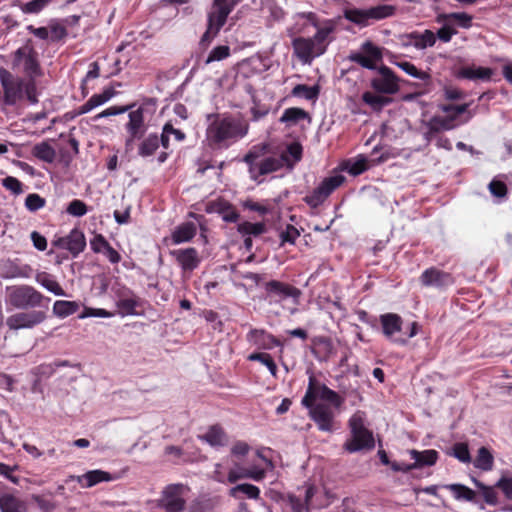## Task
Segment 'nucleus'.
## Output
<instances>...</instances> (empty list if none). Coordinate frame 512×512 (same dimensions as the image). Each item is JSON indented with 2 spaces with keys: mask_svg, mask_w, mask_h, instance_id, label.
Masks as SVG:
<instances>
[{
  "mask_svg": "<svg viewBox=\"0 0 512 512\" xmlns=\"http://www.w3.org/2000/svg\"><path fill=\"white\" fill-rule=\"evenodd\" d=\"M159 148V136L156 133L149 134L139 144L138 154L142 157L152 156Z\"/></svg>",
  "mask_w": 512,
  "mask_h": 512,
  "instance_id": "37",
  "label": "nucleus"
},
{
  "mask_svg": "<svg viewBox=\"0 0 512 512\" xmlns=\"http://www.w3.org/2000/svg\"><path fill=\"white\" fill-rule=\"evenodd\" d=\"M2 186L14 195H20L23 193V183L16 177H5L2 179Z\"/></svg>",
  "mask_w": 512,
  "mask_h": 512,
  "instance_id": "61",
  "label": "nucleus"
},
{
  "mask_svg": "<svg viewBox=\"0 0 512 512\" xmlns=\"http://www.w3.org/2000/svg\"><path fill=\"white\" fill-rule=\"evenodd\" d=\"M52 245L59 249L68 250L73 257H77L86 247V238L81 230L74 228L67 236L54 239Z\"/></svg>",
  "mask_w": 512,
  "mask_h": 512,
  "instance_id": "12",
  "label": "nucleus"
},
{
  "mask_svg": "<svg viewBox=\"0 0 512 512\" xmlns=\"http://www.w3.org/2000/svg\"><path fill=\"white\" fill-rule=\"evenodd\" d=\"M328 197L325 195V193L321 190V188L319 186H317L311 194L309 195H306L304 198H303V201L309 205L311 208H317L319 207L320 205H322L325 200L327 199Z\"/></svg>",
  "mask_w": 512,
  "mask_h": 512,
  "instance_id": "53",
  "label": "nucleus"
},
{
  "mask_svg": "<svg viewBox=\"0 0 512 512\" xmlns=\"http://www.w3.org/2000/svg\"><path fill=\"white\" fill-rule=\"evenodd\" d=\"M115 95L116 91L113 87L105 88L102 93L92 95L88 101L81 105L77 110V115L90 112L94 108L108 102Z\"/></svg>",
  "mask_w": 512,
  "mask_h": 512,
  "instance_id": "24",
  "label": "nucleus"
},
{
  "mask_svg": "<svg viewBox=\"0 0 512 512\" xmlns=\"http://www.w3.org/2000/svg\"><path fill=\"white\" fill-rule=\"evenodd\" d=\"M329 403H313L309 410V417L314 421L317 428L323 432H332L335 429V415Z\"/></svg>",
  "mask_w": 512,
  "mask_h": 512,
  "instance_id": "11",
  "label": "nucleus"
},
{
  "mask_svg": "<svg viewBox=\"0 0 512 512\" xmlns=\"http://www.w3.org/2000/svg\"><path fill=\"white\" fill-rule=\"evenodd\" d=\"M119 479V475L103 470H90L77 477L78 483L85 488H91L101 482H110Z\"/></svg>",
  "mask_w": 512,
  "mask_h": 512,
  "instance_id": "23",
  "label": "nucleus"
},
{
  "mask_svg": "<svg viewBox=\"0 0 512 512\" xmlns=\"http://www.w3.org/2000/svg\"><path fill=\"white\" fill-rule=\"evenodd\" d=\"M345 182V177L341 174L326 177L319 184L321 190L329 197L337 188Z\"/></svg>",
  "mask_w": 512,
  "mask_h": 512,
  "instance_id": "45",
  "label": "nucleus"
},
{
  "mask_svg": "<svg viewBox=\"0 0 512 512\" xmlns=\"http://www.w3.org/2000/svg\"><path fill=\"white\" fill-rule=\"evenodd\" d=\"M403 46H413L418 50L432 47L436 43V35L432 30L426 29L423 32L413 31L403 37Z\"/></svg>",
  "mask_w": 512,
  "mask_h": 512,
  "instance_id": "19",
  "label": "nucleus"
},
{
  "mask_svg": "<svg viewBox=\"0 0 512 512\" xmlns=\"http://www.w3.org/2000/svg\"><path fill=\"white\" fill-rule=\"evenodd\" d=\"M380 151H382L381 154L372 159V162L374 165L384 163V162L388 161L389 159L395 158L398 156V153L395 152L393 149L384 148L379 145L375 146L372 149L371 155L376 156Z\"/></svg>",
  "mask_w": 512,
  "mask_h": 512,
  "instance_id": "52",
  "label": "nucleus"
},
{
  "mask_svg": "<svg viewBox=\"0 0 512 512\" xmlns=\"http://www.w3.org/2000/svg\"><path fill=\"white\" fill-rule=\"evenodd\" d=\"M320 94V86H308L306 84H297L291 91V95L294 97H303L306 100L315 101L318 99Z\"/></svg>",
  "mask_w": 512,
  "mask_h": 512,
  "instance_id": "39",
  "label": "nucleus"
},
{
  "mask_svg": "<svg viewBox=\"0 0 512 512\" xmlns=\"http://www.w3.org/2000/svg\"><path fill=\"white\" fill-rule=\"evenodd\" d=\"M236 469H231L228 473V482L235 483L240 479H253L255 481H261L265 477V470L260 468H244L236 465Z\"/></svg>",
  "mask_w": 512,
  "mask_h": 512,
  "instance_id": "25",
  "label": "nucleus"
},
{
  "mask_svg": "<svg viewBox=\"0 0 512 512\" xmlns=\"http://www.w3.org/2000/svg\"><path fill=\"white\" fill-rule=\"evenodd\" d=\"M292 46L294 53L303 63H310L315 57L319 56L311 38L297 37L293 39Z\"/></svg>",
  "mask_w": 512,
  "mask_h": 512,
  "instance_id": "21",
  "label": "nucleus"
},
{
  "mask_svg": "<svg viewBox=\"0 0 512 512\" xmlns=\"http://www.w3.org/2000/svg\"><path fill=\"white\" fill-rule=\"evenodd\" d=\"M206 142L212 150H223L245 137L249 130L248 122L241 116L229 113L208 115Z\"/></svg>",
  "mask_w": 512,
  "mask_h": 512,
  "instance_id": "2",
  "label": "nucleus"
},
{
  "mask_svg": "<svg viewBox=\"0 0 512 512\" xmlns=\"http://www.w3.org/2000/svg\"><path fill=\"white\" fill-rule=\"evenodd\" d=\"M45 317L46 315L42 311L19 312L9 316L6 324L11 330L33 328L42 323Z\"/></svg>",
  "mask_w": 512,
  "mask_h": 512,
  "instance_id": "15",
  "label": "nucleus"
},
{
  "mask_svg": "<svg viewBox=\"0 0 512 512\" xmlns=\"http://www.w3.org/2000/svg\"><path fill=\"white\" fill-rule=\"evenodd\" d=\"M508 500H512V476H503L495 484Z\"/></svg>",
  "mask_w": 512,
  "mask_h": 512,
  "instance_id": "64",
  "label": "nucleus"
},
{
  "mask_svg": "<svg viewBox=\"0 0 512 512\" xmlns=\"http://www.w3.org/2000/svg\"><path fill=\"white\" fill-rule=\"evenodd\" d=\"M370 168L368 160L364 156H358L348 167V173L358 176Z\"/></svg>",
  "mask_w": 512,
  "mask_h": 512,
  "instance_id": "58",
  "label": "nucleus"
},
{
  "mask_svg": "<svg viewBox=\"0 0 512 512\" xmlns=\"http://www.w3.org/2000/svg\"><path fill=\"white\" fill-rule=\"evenodd\" d=\"M52 0H31L29 2L20 3L19 8L24 14L37 15L42 12Z\"/></svg>",
  "mask_w": 512,
  "mask_h": 512,
  "instance_id": "47",
  "label": "nucleus"
},
{
  "mask_svg": "<svg viewBox=\"0 0 512 512\" xmlns=\"http://www.w3.org/2000/svg\"><path fill=\"white\" fill-rule=\"evenodd\" d=\"M473 465L479 470L491 471L494 467V456L492 452L485 446L480 447Z\"/></svg>",
  "mask_w": 512,
  "mask_h": 512,
  "instance_id": "34",
  "label": "nucleus"
},
{
  "mask_svg": "<svg viewBox=\"0 0 512 512\" xmlns=\"http://www.w3.org/2000/svg\"><path fill=\"white\" fill-rule=\"evenodd\" d=\"M395 13V7L391 5H378L374 7H370L368 9H358V8H352V9H346L344 11V17L360 26V27H366L371 24V21H377L382 20L387 17L392 16Z\"/></svg>",
  "mask_w": 512,
  "mask_h": 512,
  "instance_id": "6",
  "label": "nucleus"
},
{
  "mask_svg": "<svg viewBox=\"0 0 512 512\" xmlns=\"http://www.w3.org/2000/svg\"><path fill=\"white\" fill-rule=\"evenodd\" d=\"M411 459L414 460V468H422L425 466H432L438 459V452L434 449L418 451L412 449L409 451Z\"/></svg>",
  "mask_w": 512,
  "mask_h": 512,
  "instance_id": "27",
  "label": "nucleus"
},
{
  "mask_svg": "<svg viewBox=\"0 0 512 512\" xmlns=\"http://www.w3.org/2000/svg\"><path fill=\"white\" fill-rule=\"evenodd\" d=\"M230 56V47L228 45H219L214 47L207 59L205 60V64H210L215 61H221Z\"/></svg>",
  "mask_w": 512,
  "mask_h": 512,
  "instance_id": "55",
  "label": "nucleus"
},
{
  "mask_svg": "<svg viewBox=\"0 0 512 512\" xmlns=\"http://www.w3.org/2000/svg\"><path fill=\"white\" fill-rule=\"evenodd\" d=\"M362 101L369 105L373 110L380 111L384 106L391 102V99L366 91L362 94Z\"/></svg>",
  "mask_w": 512,
  "mask_h": 512,
  "instance_id": "44",
  "label": "nucleus"
},
{
  "mask_svg": "<svg viewBox=\"0 0 512 512\" xmlns=\"http://www.w3.org/2000/svg\"><path fill=\"white\" fill-rule=\"evenodd\" d=\"M197 233V227L193 222H185L177 226L171 235L174 244H181L192 240Z\"/></svg>",
  "mask_w": 512,
  "mask_h": 512,
  "instance_id": "29",
  "label": "nucleus"
},
{
  "mask_svg": "<svg viewBox=\"0 0 512 512\" xmlns=\"http://www.w3.org/2000/svg\"><path fill=\"white\" fill-rule=\"evenodd\" d=\"M248 361H257L265 365L273 377H277V365L272 356L266 352H253L248 355Z\"/></svg>",
  "mask_w": 512,
  "mask_h": 512,
  "instance_id": "43",
  "label": "nucleus"
},
{
  "mask_svg": "<svg viewBox=\"0 0 512 512\" xmlns=\"http://www.w3.org/2000/svg\"><path fill=\"white\" fill-rule=\"evenodd\" d=\"M351 438L344 443V449L349 453L361 450H371L375 446L373 433L366 427V413L356 411L348 420Z\"/></svg>",
  "mask_w": 512,
  "mask_h": 512,
  "instance_id": "4",
  "label": "nucleus"
},
{
  "mask_svg": "<svg viewBox=\"0 0 512 512\" xmlns=\"http://www.w3.org/2000/svg\"><path fill=\"white\" fill-rule=\"evenodd\" d=\"M205 212L208 214L217 213L228 223H235L239 219V213L235 207L224 198L209 201L206 204Z\"/></svg>",
  "mask_w": 512,
  "mask_h": 512,
  "instance_id": "18",
  "label": "nucleus"
},
{
  "mask_svg": "<svg viewBox=\"0 0 512 512\" xmlns=\"http://www.w3.org/2000/svg\"><path fill=\"white\" fill-rule=\"evenodd\" d=\"M215 503L210 498H201L194 500L190 506L188 512H213Z\"/></svg>",
  "mask_w": 512,
  "mask_h": 512,
  "instance_id": "54",
  "label": "nucleus"
},
{
  "mask_svg": "<svg viewBox=\"0 0 512 512\" xmlns=\"http://www.w3.org/2000/svg\"><path fill=\"white\" fill-rule=\"evenodd\" d=\"M444 488L452 492L456 500H464L472 503L478 502L476 492L463 484H448L445 485Z\"/></svg>",
  "mask_w": 512,
  "mask_h": 512,
  "instance_id": "32",
  "label": "nucleus"
},
{
  "mask_svg": "<svg viewBox=\"0 0 512 512\" xmlns=\"http://www.w3.org/2000/svg\"><path fill=\"white\" fill-rule=\"evenodd\" d=\"M238 2V0H212L211 8L207 13L206 31L199 42L202 48L206 49L218 36Z\"/></svg>",
  "mask_w": 512,
  "mask_h": 512,
  "instance_id": "3",
  "label": "nucleus"
},
{
  "mask_svg": "<svg viewBox=\"0 0 512 512\" xmlns=\"http://www.w3.org/2000/svg\"><path fill=\"white\" fill-rule=\"evenodd\" d=\"M394 64L408 75L421 80V85L431 86L432 77L429 72L418 69L413 63L408 61L394 62Z\"/></svg>",
  "mask_w": 512,
  "mask_h": 512,
  "instance_id": "31",
  "label": "nucleus"
},
{
  "mask_svg": "<svg viewBox=\"0 0 512 512\" xmlns=\"http://www.w3.org/2000/svg\"><path fill=\"white\" fill-rule=\"evenodd\" d=\"M116 305L122 316L137 314L136 307L138 306V301L135 297L121 298L117 301Z\"/></svg>",
  "mask_w": 512,
  "mask_h": 512,
  "instance_id": "51",
  "label": "nucleus"
},
{
  "mask_svg": "<svg viewBox=\"0 0 512 512\" xmlns=\"http://www.w3.org/2000/svg\"><path fill=\"white\" fill-rule=\"evenodd\" d=\"M238 493H243L249 499L260 498V489L249 483L238 484L230 490V495L233 497H237Z\"/></svg>",
  "mask_w": 512,
  "mask_h": 512,
  "instance_id": "46",
  "label": "nucleus"
},
{
  "mask_svg": "<svg viewBox=\"0 0 512 512\" xmlns=\"http://www.w3.org/2000/svg\"><path fill=\"white\" fill-rule=\"evenodd\" d=\"M318 398L330 403L334 408H340L344 402V399L336 391L320 383L314 375H311L301 404L304 407H310Z\"/></svg>",
  "mask_w": 512,
  "mask_h": 512,
  "instance_id": "5",
  "label": "nucleus"
},
{
  "mask_svg": "<svg viewBox=\"0 0 512 512\" xmlns=\"http://www.w3.org/2000/svg\"><path fill=\"white\" fill-rule=\"evenodd\" d=\"M146 104L147 102H144L136 109L132 108L128 110L129 120L125 125V129L129 136L126 139V146H128L134 140L141 139L147 130V126L145 124Z\"/></svg>",
  "mask_w": 512,
  "mask_h": 512,
  "instance_id": "9",
  "label": "nucleus"
},
{
  "mask_svg": "<svg viewBox=\"0 0 512 512\" xmlns=\"http://www.w3.org/2000/svg\"><path fill=\"white\" fill-rule=\"evenodd\" d=\"M189 488L184 484H170L162 491L159 507L166 512H182L186 506L185 495Z\"/></svg>",
  "mask_w": 512,
  "mask_h": 512,
  "instance_id": "8",
  "label": "nucleus"
},
{
  "mask_svg": "<svg viewBox=\"0 0 512 512\" xmlns=\"http://www.w3.org/2000/svg\"><path fill=\"white\" fill-rule=\"evenodd\" d=\"M238 231L242 235H254L258 236L263 234L266 231V226L264 223H252L245 221L238 226Z\"/></svg>",
  "mask_w": 512,
  "mask_h": 512,
  "instance_id": "50",
  "label": "nucleus"
},
{
  "mask_svg": "<svg viewBox=\"0 0 512 512\" xmlns=\"http://www.w3.org/2000/svg\"><path fill=\"white\" fill-rule=\"evenodd\" d=\"M80 308L79 303L75 301L57 300L53 305V313L61 318L75 314Z\"/></svg>",
  "mask_w": 512,
  "mask_h": 512,
  "instance_id": "38",
  "label": "nucleus"
},
{
  "mask_svg": "<svg viewBox=\"0 0 512 512\" xmlns=\"http://www.w3.org/2000/svg\"><path fill=\"white\" fill-rule=\"evenodd\" d=\"M32 154L47 163H52L56 158L55 149L46 141L36 144L32 149Z\"/></svg>",
  "mask_w": 512,
  "mask_h": 512,
  "instance_id": "36",
  "label": "nucleus"
},
{
  "mask_svg": "<svg viewBox=\"0 0 512 512\" xmlns=\"http://www.w3.org/2000/svg\"><path fill=\"white\" fill-rule=\"evenodd\" d=\"M494 74V70L489 67H476L475 65L463 66L454 72V76L458 79L490 81Z\"/></svg>",
  "mask_w": 512,
  "mask_h": 512,
  "instance_id": "22",
  "label": "nucleus"
},
{
  "mask_svg": "<svg viewBox=\"0 0 512 512\" xmlns=\"http://www.w3.org/2000/svg\"><path fill=\"white\" fill-rule=\"evenodd\" d=\"M427 138L444 130H452L456 125H450L448 119L442 116H433L428 122Z\"/></svg>",
  "mask_w": 512,
  "mask_h": 512,
  "instance_id": "42",
  "label": "nucleus"
},
{
  "mask_svg": "<svg viewBox=\"0 0 512 512\" xmlns=\"http://www.w3.org/2000/svg\"><path fill=\"white\" fill-rule=\"evenodd\" d=\"M300 236L298 229L292 224H287L285 229L280 232L281 245L285 243L295 244L296 239Z\"/></svg>",
  "mask_w": 512,
  "mask_h": 512,
  "instance_id": "59",
  "label": "nucleus"
},
{
  "mask_svg": "<svg viewBox=\"0 0 512 512\" xmlns=\"http://www.w3.org/2000/svg\"><path fill=\"white\" fill-rule=\"evenodd\" d=\"M309 118V113L304 109L298 107H291L284 110L279 121L281 123L296 124L301 120Z\"/></svg>",
  "mask_w": 512,
  "mask_h": 512,
  "instance_id": "40",
  "label": "nucleus"
},
{
  "mask_svg": "<svg viewBox=\"0 0 512 512\" xmlns=\"http://www.w3.org/2000/svg\"><path fill=\"white\" fill-rule=\"evenodd\" d=\"M264 290L269 303H281L287 298L297 300L301 295V291L297 287L278 280L266 282L264 284Z\"/></svg>",
  "mask_w": 512,
  "mask_h": 512,
  "instance_id": "10",
  "label": "nucleus"
},
{
  "mask_svg": "<svg viewBox=\"0 0 512 512\" xmlns=\"http://www.w3.org/2000/svg\"><path fill=\"white\" fill-rule=\"evenodd\" d=\"M347 59L368 70H377L378 75L370 81L372 89L380 94L392 95L399 91L398 77L386 65L377 67L383 60L382 48L367 40L362 43L359 51H352Z\"/></svg>",
  "mask_w": 512,
  "mask_h": 512,
  "instance_id": "1",
  "label": "nucleus"
},
{
  "mask_svg": "<svg viewBox=\"0 0 512 512\" xmlns=\"http://www.w3.org/2000/svg\"><path fill=\"white\" fill-rule=\"evenodd\" d=\"M473 483L481 491L485 503L492 506L498 503V495L494 487L487 486L475 478H473Z\"/></svg>",
  "mask_w": 512,
  "mask_h": 512,
  "instance_id": "48",
  "label": "nucleus"
},
{
  "mask_svg": "<svg viewBox=\"0 0 512 512\" xmlns=\"http://www.w3.org/2000/svg\"><path fill=\"white\" fill-rule=\"evenodd\" d=\"M451 456L455 457L462 463H470L471 462V454L469 451L468 444L465 442H457L452 447Z\"/></svg>",
  "mask_w": 512,
  "mask_h": 512,
  "instance_id": "49",
  "label": "nucleus"
},
{
  "mask_svg": "<svg viewBox=\"0 0 512 512\" xmlns=\"http://www.w3.org/2000/svg\"><path fill=\"white\" fill-rule=\"evenodd\" d=\"M66 212L75 217H82L88 212V208L82 200L74 199L68 204Z\"/></svg>",
  "mask_w": 512,
  "mask_h": 512,
  "instance_id": "60",
  "label": "nucleus"
},
{
  "mask_svg": "<svg viewBox=\"0 0 512 512\" xmlns=\"http://www.w3.org/2000/svg\"><path fill=\"white\" fill-rule=\"evenodd\" d=\"M135 107H136L135 103H132L129 105H124V106H111V107L103 110L102 112L98 113L97 115H95L93 117V120L97 121L101 118L114 116V115H120V114H123V113L127 112L128 110L135 108Z\"/></svg>",
  "mask_w": 512,
  "mask_h": 512,
  "instance_id": "57",
  "label": "nucleus"
},
{
  "mask_svg": "<svg viewBox=\"0 0 512 512\" xmlns=\"http://www.w3.org/2000/svg\"><path fill=\"white\" fill-rule=\"evenodd\" d=\"M379 321L382 328L383 335L393 343L404 345L406 339L394 338L396 333L401 332L403 326V319L396 313H385L380 315Z\"/></svg>",
  "mask_w": 512,
  "mask_h": 512,
  "instance_id": "17",
  "label": "nucleus"
},
{
  "mask_svg": "<svg viewBox=\"0 0 512 512\" xmlns=\"http://www.w3.org/2000/svg\"><path fill=\"white\" fill-rule=\"evenodd\" d=\"M246 340L259 350H272L274 347H283L280 339L263 328H252L246 334Z\"/></svg>",
  "mask_w": 512,
  "mask_h": 512,
  "instance_id": "14",
  "label": "nucleus"
},
{
  "mask_svg": "<svg viewBox=\"0 0 512 512\" xmlns=\"http://www.w3.org/2000/svg\"><path fill=\"white\" fill-rule=\"evenodd\" d=\"M36 280L43 287H45L48 291L52 292L57 296H64L65 292L59 283L54 279L52 275L46 272H42L37 274Z\"/></svg>",
  "mask_w": 512,
  "mask_h": 512,
  "instance_id": "41",
  "label": "nucleus"
},
{
  "mask_svg": "<svg viewBox=\"0 0 512 512\" xmlns=\"http://www.w3.org/2000/svg\"><path fill=\"white\" fill-rule=\"evenodd\" d=\"M289 158L286 154H281L280 157H267L261 160L258 164V175H266L281 169L284 164H288Z\"/></svg>",
  "mask_w": 512,
  "mask_h": 512,
  "instance_id": "30",
  "label": "nucleus"
},
{
  "mask_svg": "<svg viewBox=\"0 0 512 512\" xmlns=\"http://www.w3.org/2000/svg\"><path fill=\"white\" fill-rule=\"evenodd\" d=\"M226 438V433L219 424L210 426L208 431L201 436L202 440L206 441L213 447L225 445Z\"/></svg>",
  "mask_w": 512,
  "mask_h": 512,
  "instance_id": "33",
  "label": "nucleus"
},
{
  "mask_svg": "<svg viewBox=\"0 0 512 512\" xmlns=\"http://www.w3.org/2000/svg\"><path fill=\"white\" fill-rule=\"evenodd\" d=\"M26 504L12 493H0V512H25Z\"/></svg>",
  "mask_w": 512,
  "mask_h": 512,
  "instance_id": "26",
  "label": "nucleus"
},
{
  "mask_svg": "<svg viewBox=\"0 0 512 512\" xmlns=\"http://www.w3.org/2000/svg\"><path fill=\"white\" fill-rule=\"evenodd\" d=\"M419 281L425 287H435L438 289H443L454 284L452 274L436 267H430L424 270L419 277Z\"/></svg>",
  "mask_w": 512,
  "mask_h": 512,
  "instance_id": "16",
  "label": "nucleus"
},
{
  "mask_svg": "<svg viewBox=\"0 0 512 512\" xmlns=\"http://www.w3.org/2000/svg\"><path fill=\"white\" fill-rule=\"evenodd\" d=\"M313 345L315 346L314 354L322 359H328L333 353L334 346L333 342L329 337L319 336L313 339Z\"/></svg>",
  "mask_w": 512,
  "mask_h": 512,
  "instance_id": "35",
  "label": "nucleus"
},
{
  "mask_svg": "<svg viewBox=\"0 0 512 512\" xmlns=\"http://www.w3.org/2000/svg\"><path fill=\"white\" fill-rule=\"evenodd\" d=\"M46 205L45 198L41 197L37 193H30L25 199V207L30 212H36Z\"/></svg>",
  "mask_w": 512,
  "mask_h": 512,
  "instance_id": "56",
  "label": "nucleus"
},
{
  "mask_svg": "<svg viewBox=\"0 0 512 512\" xmlns=\"http://www.w3.org/2000/svg\"><path fill=\"white\" fill-rule=\"evenodd\" d=\"M171 255L176 259L183 271L195 270L201 261L198 251L194 247L173 250Z\"/></svg>",
  "mask_w": 512,
  "mask_h": 512,
  "instance_id": "20",
  "label": "nucleus"
},
{
  "mask_svg": "<svg viewBox=\"0 0 512 512\" xmlns=\"http://www.w3.org/2000/svg\"><path fill=\"white\" fill-rule=\"evenodd\" d=\"M8 302L15 308L26 309L41 305L44 296L28 285L8 287Z\"/></svg>",
  "mask_w": 512,
  "mask_h": 512,
  "instance_id": "7",
  "label": "nucleus"
},
{
  "mask_svg": "<svg viewBox=\"0 0 512 512\" xmlns=\"http://www.w3.org/2000/svg\"><path fill=\"white\" fill-rule=\"evenodd\" d=\"M489 191L493 196L497 198H503L507 195L508 188L503 181L493 179L489 183Z\"/></svg>",
  "mask_w": 512,
  "mask_h": 512,
  "instance_id": "63",
  "label": "nucleus"
},
{
  "mask_svg": "<svg viewBox=\"0 0 512 512\" xmlns=\"http://www.w3.org/2000/svg\"><path fill=\"white\" fill-rule=\"evenodd\" d=\"M451 17L452 24H455L461 28L469 29L472 26L473 17L468 13L453 12Z\"/></svg>",
  "mask_w": 512,
  "mask_h": 512,
  "instance_id": "62",
  "label": "nucleus"
},
{
  "mask_svg": "<svg viewBox=\"0 0 512 512\" xmlns=\"http://www.w3.org/2000/svg\"><path fill=\"white\" fill-rule=\"evenodd\" d=\"M334 30L335 26L331 22L323 27L318 26L316 34L311 38L316 46L318 55H322L326 52L327 45L331 41L329 40V36Z\"/></svg>",
  "mask_w": 512,
  "mask_h": 512,
  "instance_id": "28",
  "label": "nucleus"
},
{
  "mask_svg": "<svg viewBox=\"0 0 512 512\" xmlns=\"http://www.w3.org/2000/svg\"><path fill=\"white\" fill-rule=\"evenodd\" d=\"M0 81L4 90L5 104H16L22 97L24 82L21 79H15L12 74L5 69L0 71Z\"/></svg>",
  "mask_w": 512,
  "mask_h": 512,
  "instance_id": "13",
  "label": "nucleus"
}]
</instances>
